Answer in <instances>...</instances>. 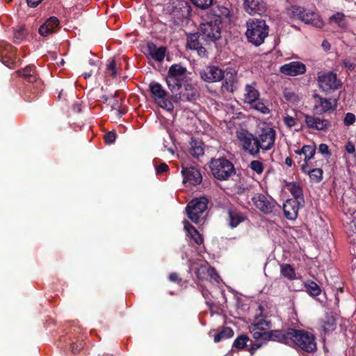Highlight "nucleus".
I'll list each match as a JSON object with an SVG mask.
<instances>
[{
	"label": "nucleus",
	"instance_id": "obj_1",
	"mask_svg": "<svg viewBox=\"0 0 356 356\" xmlns=\"http://www.w3.org/2000/svg\"><path fill=\"white\" fill-rule=\"evenodd\" d=\"M201 79L207 83H215L224 80L222 88L227 92L234 91V83L235 80L234 74L232 72H227L226 74L224 71L216 65H207L200 72Z\"/></svg>",
	"mask_w": 356,
	"mask_h": 356
},
{
	"label": "nucleus",
	"instance_id": "obj_2",
	"mask_svg": "<svg viewBox=\"0 0 356 356\" xmlns=\"http://www.w3.org/2000/svg\"><path fill=\"white\" fill-rule=\"evenodd\" d=\"M290 332L291 341L289 346L299 348L308 353H313L317 350L315 336L306 330L292 328Z\"/></svg>",
	"mask_w": 356,
	"mask_h": 356
},
{
	"label": "nucleus",
	"instance_id": "obj_3",
	"mask_svg": "<svg viewBox=\"0 0 356 356\" xmlns=\"http://www.w3.org/2000/svg\"><path fill=\"white\" fill-rule=\"evenodd\" d=\"M188 74L191 73L181 63L173 64L169 67L165 80L171 93L182 88V84L190 79Z\"/></svg>",
	"mask_w": 356,
	"mask_h": 356
},
{
	"label": "nucleus",
	"instance_id": "obj_4",
	"mask_svg": "<svg viewBox=\"0 0 356 356\" xmlns=\"http://www.w3.org/2000/svg\"><path fill=\"white\" fill-rule=\"evenodd\" d=\"M268 31L269 27L264 19H249L247 22L245 35L248 41L256 47L264 43L268 35Z\"/></svg>",
	"mask_w": 356,
	"mask_h": 356
},
{
	"label": "nucleus",
	"instance_id": "obj_5",
	"mask_svg": "<svg viewBox=\"0 0 356 356\" xmlns=\"http://www.w3.org/2000/svg\"><path fill=\"white\" fill-rule=\"evenodd\" d=\"M209 168L213 177L220 181L227 180L236 173L234 164L225 157L212 159Z\"/></svg>",
	"mask_w": 356,
	"mask_h": 356
},
{
	"label": "nucleus",
	"instance_id": "obj_6",
	"mask_svg": "<svg viewBox=\"0 0 356 356\" xmlns=\"http://www.w3.org/2000/svg\"><path fill=\"white\" fill-rule=\"evenodd\" d=\"M289 17L293 19H299L307 24L315 27H321L323 24L318 13L298 6H292L288 10Z\"/></svg>",
	"mask_w": 356,
	"mask_h": 356
},
{
	"label": "nucleus",
	"instance_id": "obj_7",
	"mask_svg": "<svg viewBox=\"0 0 356 356\" xmlns=\"http://www.w3.org/2000/svg\"><path fill=\"white\" fill-rule=\"evenodd\" d=\"M222 24L218 17L215 19H211L200 26V33L203 35L206 40L211 45L216 44L217 42L221 38Z\"/></svg>",
	"mask_w": 356,
	"mask_h": 356
},
{
	"label": "nucleus",
	"instance_id": "obj_8",
	"mask_svg": "<svg viewBox=\"0 0 356 356\" xmlns=\"http://www.w3.org/2000/svg\"><path fill=\"white\" fill-rule=\"evenodd\" d=\"M149 91L154 102L162 108L168 111L174 109L171 95L167 92L161 83L152 81L149 85Z\"/></svg>",
	"mask_w": 356,
	"mask_h": 356
},
{
	"label": "nucleus",
	"instance_id": "obj_9",
	"mask_svg": "<svg viewBox=\"0 0 356 356\" xmlns=\"http://www.w3.org/2000/svg\"><path fill=\"white\" fill-rule=\"evenodd\" d=\"M182 88L183 89L181 88L179 92L171 94L170 97L173 102H194L199 99V91L191 78L182 84Z\"/></svg>",
	"mask_w": 356,
	"mask_h": 356
},
{
	"label": "nucleus",
	"instance_id": "obj_10",
	"mask_svg": "<svg viewBox=\"0 0 356 356\" xmlns=\"http://www.w3.org/2000/svg\"><path fill=\"white\" fill-rule=\"evenodd\" d=\"M210 47V44L200 32L187 35V47L196 51L200 57L207 58Z\"/></svg>",
	"mask_w": 356,
	"mask_h": 356
},
{
	"label": "nucleus",
	"instance_id": "obj_11",
	"mask_svg": "<svg viewBox=\"0 0 356 356\" xmlns=\"http://www.w3.org/2000/svg\"><path fill=\"white\" fill-rule=\"evenodd\" d=\"M208 200L202 197L193 199L186 207V211L189 219L194 223H198L202 215L207 209Z\"/></svg>",
	"mask_w": 356,
	"mask_h": 356
},
{
	"label": "nucleus",
	"instance_id": "obj_12",
	"mask_svg": "<svg viewBox=\"0 0 356 356\" xmlns=\"http://www.w3.org/2000/svg\"><path fill=\"white\" fill-rule=\"evenodd\" d=\"M318 81L320 88L325 92L334 91L342 86V82L333 72L318 73Z\"/></svg>",
	"mask_w": 356,
	"mask_h": 356
},
{
	"label": "nucleus",
	"instance_id": "obj_13",
	"mask_svg": "<svg viewBox=\"0 0 356 356\" xmlns=\"http://www.w3.org/2000/svg\"><path fill=\"white\" fill-rule=\"evenodd\" d=\"M237 138L242 149L248 152L253 157H257L259 155V148L257 144V137L248 131H242L237 134Z\"/></svg>",
	"mask_w": 356,
	"mask_h": 356
},
{
	"label": "nucleus",
	"instance_id": "obj_14",
	"mask_svg": "<svg viewBox=\"0 0 356 356\" xmlns=\"http://www.w3.org/2000/svg\"><path fill=\"white\" fill-rule=\"evenodd\" d=\"M167 9L170 11V15L181 21L188 18L192 11L191 6L186 0H175Z\"/></svg>",
	"mask_w": 356,
	"mask_h": 356
},
{
	"label": "nucleus",
	"instance_id": "obj_15",
	"mask_svg": "<svg viewBox=\"0 0 356 356\" xmlns=\"http://www.w3.org/2000/svg\"><path fill=\"white\" fill-rule=\"evenodd\" d=\"M275 137L276 132L273 128L263 129L254 144L258 145L259 151L260 149L269 150L274 146Z\"/></svg>",
	"mask_w": 356,
	"mask_h": 356
},
{
	"label": "nucleus",
	"instance_id": "obj_16",
	"mask_svg": "<svg viewBox=\"0 0 356 356\" xmlns=\"http://www.w3.org/2000/svg\"><path fill=\"white\" fill-rule=\"evenodd\" d=\"M181 175L183 176V183H188L192 186H197L202 181V177L198 169L195 167H185L182 165Z\"/></svg>",
	"mask_w": 356,
	"mask_h": 356
},
{
	"label": "nucleus",
	"instance_id": "obj_17",
	"mask_svg": "<svg viewBox=\"0 0 356 356\" xmlns=\"http://www.w3.org/2000/svg\"><path fill=\"white\" fill-rule=\"evenodd\" d=\"M252 201L255 207L261 212L266 214L273 213L276 207V202L273 200L270 201L263 194H257L252 197Z\"/></svg>",
	"mask_w": 356,
	"mask_h": 356
},
{
	"label": "nucleus",
	"instance_id": "obj_18",
	"mask_svg": "<svg viewBox=\"0 0 356 356\" xmlns=\"http://www.w3.org/2000/svg\"><path fill=\"white\" fill-rule=\"evenodd\" d=\"M280 71L283 74L295 76L305 73L306 66L304 63L299 61H292L282 65Z\"/></svg>",
	"mask_w": 356,
	"mask_h": 356
},
{
	"label": "nucleus",
	"instance_id": "obj_19",
	"mask_svg": "<svg viewBox=\"0 0 356 356\" xmlns=\"http://www.w3.org/2000/svg\"><path fill=\"white\" fill-rule=\"evenodd\" d=\"M60 28L59 19L56 17L52 16L47 19L40 26L38 33L41 36L45 38L56 33Z\"/></svg>",
	"mask_w": 356,
	"mask_h": 356
},
{
	"label": "nucleus",
	"instance_id": "obj_20",
	"mask_svg": "<svg viewBox=\"0 0 356 356\" xmlns=\"http://www.w3.org/2000/svg\"><path fill=\"white\" fill-rule=\"evenodd\" d=\"M305 124L310 128L316 131H326L331 127V122L327 119H321L318 117L305 115Z\"/></svg>",
	"mask_w": 356,
	"mask_h": 356
},
{
	"label": "nucleus",
	"instance_id": "obj_21",
	"mask_svg": "<svg viewBox=\"0 0 356 356\" xmlns=\"http://www.w3.org/2000/svg\"><path fill=\"white\" fill-rule=\"evenodd\" d=\"M245 10L250 15H262L266 11V3L264 0H243Z\"/></svg>",
	"mask_w": 356,
	"mask_h": 356
},
{
	"label": "nucleus",
	"instance_id": "obj_22",
	"mask_svg": "<svg viewBox=\"0 0 356 356\" xmlns=\"http://www.w3.org/2000/svg\"><path fill=\"white\" fill-rule=\"evenodd\" d=\"M291 330H292V327L268 331V341L270 340L289 346V343H292L289 334Z\"/></svg>",
	"mask_w": 356,
	"mask_h": 356
},
{
	"label": "nucleus",
	"instance_id": "obj_23",
	"mask_svg": "<svg viewBox=\"0 0 356 356\" xmlns=\"http://www.w3.org/2000/svg\"><path fill=\"white\" fill-rule=\"evenodd\" d=\"M304 202L297 200L289 199L283 204L284 216L289 220H296L298 217V210Z\"/></svg>",
	"mask_w": 356,
	"mask_h": 356
},
{
	"label": "nucleus",
	"instance_id": "obj_24",
	"mask_svg": "<svg viewBox=\"0 0 356 356\" xmlns=\"http://www.w3.org/2000/svg\"><path fill=\"white\" fill-rule=\"evenodd\" d=\"M264 325L266 328H269L270 323L265 320H261L253 324L252 332L254 339L268 341V331H265L266 327H264Z\"/></svg>",
	"mask_w": 356,
	"mask_h": 356
},
{
	"label": "nucleus",
	"instance_id": "obj_25",
	"mask_svg": "<svg viewBox=\"0 0 356 356\" xmlns=\"http://www.w3.org/2000/svg\"><path fill=\"white\" fill-rule=\"evenodd\" d=\"M244 91L245 102L249 104H252L256 102V101L259 100L260 92L257 88V84L255 82L245 85Z\"/></svg>",
	"mask_w": 356,
	"mask_h": 356
},
{
	"label": "nucleus",
	"instance_id": "obj_26",
	"mask_svg": "<svg viewBox=\"0 0 356 356\" xmlns=\"http://www.w3.org/2000/svg\"><path fill=\"white\" fill-rule=\"evenodd\" d=\"M165 47H157V46L152 42H149L147 44V51L151 56V57L159 62L162 61L164 59L166 53Z\"/></svg>",
	"mask_w": 356,
	"mask_h": 356
},
{
	"label": "nucleus",
	"instance_id": "obj_27",
	"mask_svg": "<svg viewBox=\"0 0 356 356\" xmlns=\"http://www.w3.org/2000/svg\"><path fill=\"white\" fill-rule=\"evenodd\" d=\"M17 72L19 76L23 77L29 83H34L36 81L35 67L33 65H28L26 67L18 70Z\"/></svg>",
	"mask_w": 356,
	"mask_h": 356
},
{
	"label": "nucleus",
	"instance_id": "obj_28",
	"mask_svg": "<svg viewBox=\"0 0 356 356\" xmlns=\"http://www.w3.org/2000/svg\"><path fill=\"white\" fill-rule=\"evenodd\" d=\"M286 186L293 197L292 200H297L299 202H305L303 197V191L300 185L296 182H289Z\"/></svg>",
	"mask_w": 356,
	"mask_h": 356
},
{
	"label": "nucleus",
	"instance_id": "obj_29",
	"mask_svg": "<svg viewBox=\"0 0 356 356\" xmlns=\"http://www.w3.org/2000/svg\"><path fill=\"white\" fill-rule=\"evenodd\" d=\"M321 326L325 332L333 331L336 327V319L331 314H327L321 321Z\"/></svg>",
	"mask_w": 356,
	"mask_h": 356
},
{
	"label": "nucleus",
	"instance_id": "obj_30",
	"mask_svg": "<svg viewBox=\"0 0 356 356\" xmlns=\"http://www.w3.org/2000/svg\"><path fill=\"white\" fill-rule=\"evenodd\" d=\"M280 274L283 277L291 281L296 279L295 268L289 264H280Z\"/></svg>",
	"mask_w": 356,
	"mask_h": 356
},
{
	"label": "nucleus",
	"instance_id": "obj_31",
	"mask_svg": "<svg viewBox=\"0 0 356 356\" xmlns=\"http://www.w3.org/2000/svg\"><path fill=\"white\" fill-rule=\"evenodd\" d=\"M228 218H229V225L232 228L236 227L241 222L245 220V216L236 211L232 210H229L228 211Z\"/></svg>",
	"mask_w": 356,
	"mask_h": 356
},
{
	"label": "nucleus",
	"instance_id": "obj_32",
	"mask_svg": "<svg viewBox=\"0 0 356 356\" xmlns=\"http://www.w3.org/2000/svg\"><path fill=\"white\" fill-rule=\"evenodd\" d=\"M334 104H332L330 99L323 97H320V114L325 113L330 111H334L337 107V99H334Z\"/></svg>",
	"mask_w": 356,
	"mask_h": 356
},
{
	"label": "nucleus",
	"instance_id": "obj_33",
	"mask_svg": "<svg viewBox=\"0 0 356 356\" xmlns=\"http://www.w3.org/2000/svg\"><path fill=\"white\" fill-rule=\"evenodd\" d=\"M306 291L311 296H317L321 294V289L320 286L312 280H307L304 282Z\"/></svg>",
	"mask_w": 356,
	"mask_h": 356
},
{
	"label": "nucleus",
	"instance_id": "obj_34",
	"mask_svg": "<svg viewBox=\"0 0 356 356\" xmlns=\"http://www.w3.org/2000/svg\"><path fill=\"white\" fill-rule=\"evenodd\" d=\"M234 331L231 327H224L221 331L214 335V341L218 343L223 339L232 337Z\"/></svg>",
	"mask_w": 356,
	"mask_h": 356
},
{
	"label": "nucleus",
	"instance_id": "obj_35",
	"mask_svg": "<svg viewBox=\"0 0 356 356\" xmlns=\"http://www.w3.org/2000/svg\"><path fill=\"white\" fill-rule=\"evenodd\" d=\"M213 11L214 14L211 18L215 19L218 17L221 20V24L222 23L223 18H227L230 14L229 10L225 6H217V9L213 10Z\"/></svg>",
	"mask_w": 356,
	"mask_h": 356
},
{
	"label": "nucleus",
	"instance_id": "obj_36",
	"mask_svg": "<svg viewBox=\"0 0 356 356\" xmlns=\"http://www.w3.org/2000/svg\"><path fill=\"white\" fill-rule=\"evenodd\" d=\"M189 153L191 156L195 158H199V156H202L204 153V148L202 145L197 141H195L191 147L189 149Z\"/></svg>",
	"mask_w": 356,
	"mask_h": 356
},
{
	"label": "nucleus",
	"instance_id": "obj_37",
	"mask_svg": "<svg viewBox=\"0 0 356 356\" xmlns=\"http://www.w3.org/2000/svg\"><path fill=\"white\" fill-rule=\"evenodd\" d=\"M249 341V337L245 334H242L238 337L233 343V347L237 349H244L247 346V343Z\"/></svg>",
	"mask_w": 356,
	"mask_h": 356
},
{
	"label": "nucleus",
	"instance_id": "obj_38",
	"mask_svg": "<svg viewBox=\"0 0 356 356\" xmlns=\"http://www.w3.org/2000/svg\"><path fill=\"white\" fill-rule=\"evenodd\" d=\"M330 22H334L338 24L339 26L343 28L346 26V22L345 19V15L343 13H337L330 17Z\"/></svg>",
	"mask_w": 356,
	"mask_h": 356
},
{
	"label": "nucleus",
	"instance_id": "obj_39",
	"mask_svg": "<svg viewBox=\"0 0 356 356\" xmlns=\"http://www.w3.org/2000/svg\"><path fill=\"white\" fill-rule=\"evenodd\" d=\"M250 105L252 108L257 110L262 114H269L270 112L268 107L266 106L262 102L257 100L256 102Z\"/></svg>",
	"mask_w": 356,
	"mask_h": 356
},
{
	"label": "nucleus",
	"instance_id": "obj_40",
	"mask_svg": "<svg viewBox=\"0 0 356 356\" xmlns=\"http://www.w3.org/2000/svg\"><path fill=\"white\" fill-rule=\"evenodd\" d=\"M26 33L25 31V29L24 27H21L14 33L13 42L17 44L22 42L26 38Z\"/></svg>",
	"mask_w": 356,
	"mask_h": 356
},
{
	"label": "nucleus",
	"instance_id": "obj_41",
	"mask_svg": "<svg viewBox=\"0 0 356 356\" xmlns=\"http://www.w3.org/2000/svg\"><path fill=\"white\" fill-rule=\"evenodd\" d=\"M323 171L321 168H314L310 170L309 175L311 179L319 182L323 179Z\"/></svg>",
	"mask_w": 356,
	"mask_h": 356
},
{
	"label": "nucleus",
	"instance_id": "obj_42",
	"mask_svg": "<svg viewBox=\"0 0 356 356\" xmlns=\"http://www.w3.org/2000/svg\"><path fill=\"white\" fill-rule=\"evenodd\" d=\"M196 7L200 9H207L210 7L213 0H190Z\"/></svg>",
	"mask_w": 356,
	"mask_h": 356
},
{
	"label": "nucleus",
	"instance_id": "obj_43",
	"mask_svg": "<svg viewBox=\"0 0 356 356\" xmlns=\"http://www.w3.org/2000/svg\"><path fill=\"white\" fill-rule=\"evenodd\" d=\"M250 168L257 174H261L264 171V165L261 162L257 160L251 161Z\"/></svg>",
	"mask_w": 356,
	"mask_h": 356
},
{
	"label": "nucleus",
	"instance_id": "obj_44",
	"mask_svg": "<svg viewBox=\"0 0 356 356\" xmlns=\"http://www.w3.org/2000/svg\"><path fill=\"white\" fill-rule=\"evenodd\" d=\"M189 235L194 240L196 244L201 245L203 243L204 238L196 228H193L192 232Z\"/></svg>",
	"mask_w": 356,
	"mask_h": 356
},
{
	"label": "nucleus",
	"instance_id": "obj_45",
	"mask_svg": "<svg viewBox=\"0 0 356 356\" xmlns=\"http://www.w3.org/2000/svg\"><path fill=\"white\" fill-rule=\"evenodd\" d=\"M84 343L82 341H76L71 344V352L76 355L78 354L81 350L83 349Z\"/></svg>",
	"mask_w": 356,
	"mask_h": 356
},
{
	"label": "nucleus",
	"instance_id": "obj_46",
	"mask_svg": "<svg viewBox=\"0 0 356 356\" xmlns=\"http://www.w3.org/2000/svg\"><path fill=\"white\" fill-rule=\"evenodd\" d=\"M356 121L355 115L353 113H347L343 119V124L346 127L353 125Z\"/></svg>",
	"mask_w": 356,
	"mask_h": 356
},
{
	"label": "nucleus",
	"instance_id": "obj_47",
	"mask_svg": "<svg viewBox=\"0 0 356 356\" xmlns=\"http://www.w3.org/2000/svg\"><path fill=\"white\" fill-rule=\"evenodd\" d=\"M116 138V134L115 131H108L104 135V140L107 144L113 143Z\"/></svg>",
	"mask_w": 356,
	"mask_h": 356
},
{
	"label": "nucleus",
	"instance_id": "obj_48",
	"mask_svg": "<svg viewBox=\"0 0 356 356\" xmlns=\"http://www.w3.org/2000/svg\"><path fill=\"white\" fill-rule=\"evenodd\" d=\"M283 120H284V124L289 128H291L296 124V119L289 115L285 116Z\"/></svg>",
	"mask_w": 356,
	"mask_h": 356
},
{
	"label": "nucleus",
	"instance_id": "obj_49",
	"mask_svg": "<svg viewBox=\"0 0 356 356\" xmlns=\"http://www.w3.org/2000/svg\"><path fill=\"white\" fill-rule=\"evenodd\" d=\"M106 70L108 71H111V76L113 77H115L116 76V74H117V70H116V63H115V60L113 58L112 60H109V64L107 65V68Z\"/></svg>",
	"mask_w": 356,
	"mask_h": 356
},
{
	"label": "nucleus",
	"instance_id": "obj_50",
	"mask_svg": "<svg viewBox=\"0 0 356 356\" xmlns=\"http://www.w3.org/2000/svg\"><path fill=\"white\" fill-rule=\"evenodd\" d=\"M168 280L171 282H175L177 284H180L181 282V278L179 277V274L176 272L170 273L168 275Z\"/></svg>",
	"mask_w": 356,
	"mask_h": 356
},
{
	"label": "nucleus",
	"instance_id": "obj_51",
	"mask_svg": "<svg viewBox=\"0 0 356 356\" xmlns=\"http://www.w3.org/2000/svg\"><path fill=\"white\" fill-rule=\"evenodd\" d=\"M284 97L287 101L292 102H296L297 99V96L294 92L286 90L284 91Z\"/></svg>",
	"mask_w": 356,
	"mask_h": 356
},
{
	"label": "nucleus",
	"instance_id": "obj_52",
	"mask_svg": "<svg viewBox=\"0 0 356 356\" xmlns=\"http://www.w3.org/2000/svg\"><path fill=\"white\" fill-rule=\"evenodd\" d=\"M169 167L165 163H161L156 166V172L157 175H161L163 172L168 171Z\"/></svg>",
	"mask_w": 356,
	"mask_h": 356
},
{
	"label": "nucleus",
	"instance_id": "obj_53",
	"mask_svg": "<svg viewBox=\"0 0 356 356\" xmlns=\"http://www.w3.org/2000/svg\"><path fill=\"white\" fill-rule=\"evenodd\" d=\"M316 148L314 145H307L305 155L309 156L310 158H314L316 154Z\"/></svg>",
	"mask_w": 356,
	"mask_h": 356
},
{
	"label": "nucleus",
	"instance_id": "obj_54",
	"mask_svg": "<svg viewBox=\"0 0 356 356\" xmlns=\"http://www.w3.org/2000/svg\"><path fill=\"white\" fill-rule=\"evenodd\" d=\"M343 66L349 71H353L355 69L356 65L350 60L346 59L343 60Z\"/></svg>",
	"mask_w": 356,
	"mask_h": 356
},
{
	"label": "nucleus",
	"instance_id": "obj_55",
	"mask_svg": "<svg viewBox=\"0 0 356 356\" xmlns=\"http://www.w3.org/2000/svg\"><path fill=\"white\" fill-rule=\"evenodd\" d=\"M263 343H252L251 347L248 349V351L251 356H253L257 349H259Z\"/></svg>",
	"mask_w": 356,
	"mask_h": 356
},
{
	"label": "nucleus",
	"instance_id": "obj_56",
	"mask_svg": "<svg viewBox=\"0 0 356 356\" xmlns=\"http://www.w3.org/2000/svg\"><path fill=\"white\" fill-rule=\"evenodd\" d=\"M318 149H319V152L323 154H328V155L331 154L327 145H326L325 143L320 144Z\"/></svg>",
	"mask_w": 356,
	"mask_h": 356
},
{
	"label": "nucleus",
	"instance_id": "obj_57",
	"mask_svg": "<svg viewBox=\"0 0 356 356\" xmlns=\"http://www.w3.org/2000/svg\"><path fill=\"white\" fill-rule=\"evenodd\" d=\"M206 269V267L197 268L195 270V274L197 279L202 280L203 279V275L204 274V270Z\"/></svg>",
	"mask_w": 356,
	"mask_h": 356
},
{
	"label": "nucleus",
	"instance_id": "obj_58",
	"mask_svg": "<svg viewBox=\"0 0 356 356\" xmlns=\"http://www.w3.org/2000/svg\"><path fill=\"white\" fill-rule=\"evenodd\" d=\"M346 151L348 154H354L355 152V147L354 144L351 141H348L346 145Z\"/></svg>",
	"mask_w": 356,
	"mask_h": 356
},
{
	"label": "nucleus",
	"instance_id": "obj_59",
	"mask_svg": "<svg viewBox=\"0 0 356 356\" xmlns=\"http://www.w3.org/2000/svg\"><path fill=\"white\" fill-rule=\"evenodd\" d=\"M348 230L351 233H356V216L349 223Z\"/></svg>",
	"mask_w": 356,
	"mask_h": 356
},
{
	"label": "nucleus",
	"instance_id": "obj_60",
	"mask_svg": "<svg viewBox=\"0 0 356 356\" xmlns=\"http://www.w3.org/2000/svg\"><path fill=\"white\" fill-rule=\"evenodd\" d=\"M42 0H26L27 5L29 7L35 8L39 5Z\"/></svg>",
	"mask_w": 356,
	"mask_h": 356
},
{
	"label": "nucleus",
	"instance_id": "obj_61",
	"mask_svg": "<svg viewBox=\"0 0 356 356\" xmlns=\"http://www.w3.org/2000/svg\"><path fill=\"white\" fill-rule=\"evenodd\" d=\"M184 229L186 231L190 234L192 232V229L195 228L194 226H193L188 221L184 220Z\"/></svg>",
	"mask_w": 356,
	"mask_h": 356
},
{
	"label": "nucleus",
	"instance_id": "obj_62",
	"mask_svg": "<svg viewBox=\"0 0 356 356\" xmlns=\"http://www.w3.org/2000/svg\"><path fill=\"white\" fill-rule=\"evenodd\" d=\"M108 105L111 106V110H117L120 106V104L119 102L116 99H113L111 102L108 103Z\"/></svg>",
	"mask_w": 356,
	"mask_h": 356
},
{
	"label": "nucleus",
	"instance_id": "obj_63",
	"mask_svg": "<svg viewBox=\"0 0 356 356\" xmlns=\"http://www.w3.org/2000/svg\"><path fill=\"white\" fill-rule=\"evenodd\" d=\"M309 163H303L302 165H301V170L302 172L305 173V174H308L309 175V172L311 170L309 169Z\"/></svg>",
	"mask_w": 356,
	"mask_h": 356
},
{
	"label": "nucleus",
	"instance_id": "obj_64",
	"mask_svg": "<svg viewBox=\"0 0 356 356\" xmlns=\"http://www.w3.org/2000/svg\"><path fill=\"white\" fill-rule=\"evenodd\" d=\"M118 113V115L120 116H122L123 115H124L125 113H127V108H125V107H122L121 106V105L120 106V107L116 110Z\"/></svg>",
	"mask_w": 356,
	"mask_h": 356
}]
</instances>
